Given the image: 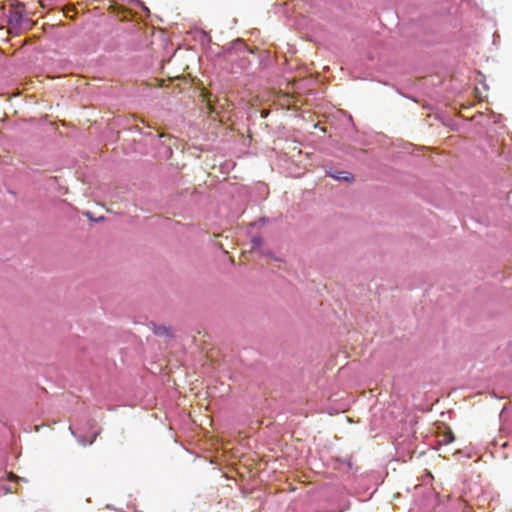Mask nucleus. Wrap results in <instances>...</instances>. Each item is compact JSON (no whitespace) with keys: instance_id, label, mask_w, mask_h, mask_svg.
<instances>
[{"instance_id":"7ed1b4c3","label":"nucleus","mask_w":512,"mask_h":512,"mask_svg":"<svg viewBox=\"0 0 512 512\" xmlns=\"http://www.w3.org/2000/svg\"><path fill=\"white\" fill-rule=\"evenodd\" d=\"M202 96L204 98V101L206 102V106H207V109L209 110V113L210 114H213V113H216L217 114V111H216V108L215 106L212 104V95L208 92H203L202 93Z\"/></svg>"},{"instance_id":"20e7f679","label":"nucleus","mask_w":512,"mask_h":512,"mask_svg":"<svg viewBox=\"0 0 512 512\" xmlns=\"http://www.w3.org/2000/svg\"><path fill=\"white\" fill-rule=\"evenodd\" d=\"M455 439L453 433L451 431H448L447 433H445L443 436H442V439L440 440L441 443L443 444H449L451 442H453Z\"/></svg>"},{"instance_id":"39448f33","label":"nucleus","mask_w":512,"mask_h":512,"mask_svg":"<svg viewBox=\"0 0 512 512\" xmlns=\"http://www.w3.org/2000/svg\"><path fill=\"white\" fill-rule=\"evenodd\" d=\"M263 243V240L260 236H255L253 237L252 239V250H255L257 248H259Z\"/></svg>"},{"instance_id":"f03ea898","label":"nucleus","mask_w":512,"mask_h":512,"mask_svg":"<svg viewBox=\"0 0 512 512\" xmlns=\"http://www.w3.org/2000/svg\"><path fill=\"white\" fill-rule=\"evenodd\" d=\"M329 175L336 180H344L346 182H352L354 180L353 175L349 172L330 173Z\"/></svg>"},{"instance_id":"0eeeda50","label":"nucleus","mask_w":512,"mask_h":512,"mask_svg":"<svg viewBox=\"0 0 512 512\" xmlns=\"http://www.w3.org/2000/svg\"><path fill=\"white\" fill-rule=\"evenodd\" d=\"M7 492L9 493H15L17 492V487L15 485H10L8 487L5 488Z\"/></svg>"},{"instance_id":"1a4fd4ad","label":"nucleus","mask_w":512,"mask_h":512,"mask_svg":"<svg viewBox=\"0 0 512 512\" xmlns=\"http://www.w3.org/2000/svg\"><path fill=\"white\" fill-rule=\"evenodd\" d=\"M167 155L170 157L172 155V148H171V145L168 144L167 145Z\"/></svg>"},{"instance_id":"423d86ee","label":"nucleus","mask_w":512,"mask_h":512,"mask_svg":"<svg viewBox=\"0 0 512 512\" xmlns=\"http://www.w3.org/2000/svg\"><path fill=\"white\" fill-rule=\"evenodd\" d=\"M8 480H9L10 482H14V483L16 484L18 481H20V480H24V479H23V478H20V477H18V476H16V475H15V474H13V473H9V474H8Z\"/></svg>"},{"instance_id":"6e6552de","label":"nucleus","mask_w":512,"mask_h":512,"mask_svg":"<svg viewBox=\"0 0 512 512\" xmlns=\"http://www.w3.org/2000/svg\"><path fill=\"white\" fill-rule=\"evenodd\" d=\"M158 137H159V138H167L168 140H171V139H172V138H171V136L166 135V134H164V133L159 134V135H158Z\"/></svg>"},{"instance_id":"f257e3e1","label":"nucleus","mask_w":512,"mask_h":512,"mask_svg":"<svg viewBox=\"0 0 512 512\" xmlns=\"http://www.w3.org/2000/svg\"><path fill=\"white\" fill-rule=\"evenodd\" d=\"M153 332L156 336L170 338L173 336L171 328L163 325L153 324Z\"/></svg>"}]
</instances>
